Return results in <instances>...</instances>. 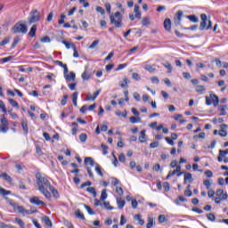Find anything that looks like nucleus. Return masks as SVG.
Listing matches in <instances>:
<instances>
[{
    "instance_id": "nucleus-1",
    "label": "nucleus",
    "mask_w": 228,
    "mask_h": 228,
    "mask_svg": "<svg viewBox=\"0 0 228 228\" xmlns=\"http://www.w3.org/2000/svg\"><path fill=\"white\" fill-rule=\"evenodd\" d=\"M36 183H37V186L39 191L48 200H51L53 196L55 199L60 198V194L58 193V190H56L54 188V186H53L51 184V182H49V180L46 177L42 176V175L40 173H37L36 175Z\"/></svg>"
},
{
    "instance_id": "nucleus-2",
    "label": "nucleus",
    "mask_w": 228,
    "mask_h": 228,
    "mask_svg": "<svg viewBox=\"0 0 228 228\" xmlns=\"http://www.w3.org/2000/svg\"><path fill=\"white\" fill-rule=\"evenodd\" d=\"M200 19V31H204V29H213V22L210 20H208V15H206V13H201Z\"/></svg>"
},
{
    "instance_id": "nucleus-3",
    "label": "nucleus",
    "mask_w": 228,
    "mask_h": 228,
    "mask_svg": "<svg viewBox=\"0 0 228 228\" xmlns=\"http://www.w3.org/2000/svg\"><path fill=\"white\" fill-rule=\"evenodd\" d=\"M110 24H113L115 28H122V14L120 12H116L114 14L110 15Z\"/></svg>"
},
{
    "instance_id": "nucleus-4",
    "label": "nucleus",
    "mask_w": 228,
    "mask_h": 228,
    "mask_svg": "<svg viewBox=\"0 0 228 228\" xmlns=\"http://www.w3.org/2000/svg\"><path fill=\"white\" fill-rule=\"evenodd\" d=\"M11 31L14 34L21 33L22 35H26L28 33V26L22 21H19L11 28Z\"/></svg>"
},
{
    "instance_id": "nucleus-5",
    "label": "nucleus",
    "mask_w": 228,
    "mask_h": 228,
    "mask_svg": "<svg viewBox=\"0 0 228 228\" xmlns=\"http://www.w3.org/2000/svg\"><path fill=\"white\" fill-rule=\"evenodd\" d=\"M216 198L214 199L216 204H222V201L227 200L228 194L224 192L223 189H217L216 192Z\"/></svg>"
},
{
    "instance_id": "nucleus-6",
    "label": "nucleus",
    "mask_w": 228,
    "mask_h": 228,
    "mask_svg": "<svg viewBox=\"0 0 228 228\" xmlns=\"http://www.w3.org/2000/svg\"><path fill=\"white\" fill-rule=\"evenodd\" d=\"M205 99L207 106H211V104H213L215 108H216L220 102L218 97L214 94H211L209 96H206Z\"/></svg>"
},
{
    "instance_id": "nucleus-7",
    "label": "nucleus",
    "mask_w": 228,
    "mask_h": 228,
    "mask_svg": "<svg viewBox=\"0 0 228 228\" xmlns=\"http://www.w3.org/2000/svg\"><path fill=\"white\" fill-rule=\"evenodd\" d=\"M40 20V12L37 10H33L30 12V15L28 17V23L34 24V22H38Z\"/></svg>"
},
{
    "instance_id": "nucleus-8",
    "label": "nucleus",
    "mask_w": 228,
    "mask_h": 228,
    "mask_svg": "<svg viewBox=\"0 0 228 228\" xmlns=\"http://www.w3.org/2000/svg\"><path fill=\"white\" fill-rule=\"evenodd\" d=\"M0 122V133H8V120H6V118L4 116L1 117Z\"/></svg>"
},
{
    "instance_id": "nucleus-9",
    "label": "nucleus",
    "mask_w": 228,
    "mask_h": 228,
    "mask_svg": "<svg viewBox=\"0 0 228 228\" xmlns=\"http://www.w3.org/2000/svg\"><path fill=\"white\" fill-rule=\"evenodd\" d=\"M29 202L35 206H45V202L42 201L38 196H33L30 198Z\"/></svg>"
},
{
    "instance_id": "nucleus-10",
    "label": "nucleus",
    "mask_w": 228,
    "mask_h": 228,
    "mask_svg": "<svg viewBox=\"0 0 228 228\" xmlns=\"http://www.w3.org/2000/svg\"><path fill=\"white\" fill-rule=\"evenodd\" d=\"M182 19H183V11H178L174 19L175 26L181 25Z\"/></svg>"
},
{
    "instance_id": "nucleus-11",
    "label": "nucleus",
    "mask_w": 228,
    "mask_h": 228,
    "mask_svg": "<svg viewBox=\"0 0 228 228\" xmlns=\"http://www.w3.org/2000/svg\"><path fill=\"white\" fill-rule=\"evenodd\" d=\"M92 77V72L88 70V68L86 67L85 71L82 74V79L84 81H88Z\"/></svg>"
},
{
    "instance_id": "nucleus-12",
    "label": "nucleus",
    "mask_w": 228,
    "mask_h": 228,
    "mask_svg": "<svg viewBox=\"0 0 228 228\" xmlns=\"http://www.w3.org/2000/svg\"><path fill=\"white\" fill-rule=\"evenodd\" d=\"M64 77L66 81H76V73L74 71H71L69 74H65Z\"/></svg>"
},
{
    "instance_id": "nucleus-13",
    "label": "nucleus",
    "mask_w": 228,
    "mask_h": 228,
    "mask_svg": "<svg viewBox=\"0 0 228 228\" xmlns=\"http://www.w3.org/2000/svg\"><path fill=\"white\" fill-rule=\"evenodd\" d=\"M164 28L166 31H170V29H172V21L170 19H166L164 20Z\"/></svg>"
},
{
    "instance_id": "nucleus-14",
    "label": "nucleus",
    "mask_w": 228,
    "mask_h": 228,
    "mask_svg": "<svg viewBox=\"0 0 228 228\" xmlns=\"http://www.w3.org/2000/svg\"><path fill=\"white\" fill-rule=\"evenodd\" d=\"M84 161L86 167H88V165L89 167H94L95 165V161H94V159H92L91 157L86 158Z\"/></svg>"
},
{
    "instance_id": "nucleus-15",
    "label": "nucleus",
    "mask_w": 228,
    "mask_h": 228,
    "mask_svg": "<svg viewBox=\"0 0 228 228\" xmlns=\"http://www.w3.org/2000/svg\"><path fill=\"white\" fill-rule=\"evenodd\" d=\"M145 133H146L145 130L141 131V135L139 136V142L141 143H145V142H147V135Z\"/></svg>"
},
{
    "instance_id": "nucleus-16",
    "label": "nucleus",
    "mask_w": 228,
    "mask_h": 228,
    "mask_svg": "<svg viewBox=\"0 0 228 228\" xmlns=\"http://www.w3.org/2000/svg\"><path fill=\"white\" fill-rule=\"evenodd\" d=\"M117 205L118 209H123L124 206H126V200H122V198H117Z\"/></svg>"
},
{
    "instance_id": "nucleus-17",
    "label": "nucleus",
    "mask_w": 228,
    "mask_h": 228,
    "mask_svg": "<svg viewBox=\"0 0 228 228\" xmlns=\"http://www.w3.org/2000/svg\"><path fill=\"white\" fill-rule=\"evenodd\" d=\"M145 70H147L148 72H151V74H152L153 72H156V65H149L146 64L144 66Z\"/></svg>"
},
{
    "instance_id": "nucleus-18",
    "label": "nucleus",
    "mask_w": 228,
    "mask_h": 228,
    "mask_svg": "<svg viewBox=\"0 0 228 228\" xmlns=\"http://www.w3.org/2000/svg\"><path fill=\"white\" fill-rule=\"evenodd\" d=\"M43 222L45 224V225H47L48 227H53V223L51 222V219L49 218V216H45L43 217Z\"/></svg>"
},
{
    "instance_id": "nucleus-19",
    "label": "nucleus",
    "mask_w": 228,
    "mask_h": 228,
    "mask_svg": "<svg viewBox=\"0 0 228 228\" xmlns=\"http://www.w3.org/2000/svg\"><path fill=\"white\" fill-rule=\"evenodd\" d=\"M9 104H11V106H12V108H17V110H19V102H17V101L9 98L8 99Z\"/></svg>"
},
{
    "instance_id": "nucleus-20",
    "label": "nucleus",
    "mask_w": 228,
    "mask_h": 228,
    "mask_svg": "<svg viewBox=\"0 0 228 228\" xmlns=\"http://www.w3.org/2000/svg\"><path fill=\"white\" fill-rule=\"evenodd\" d=\"M11 193V191L4 189L3 187L0 186V195H3V197H6V195H10Z\"/></svg>"
},
{
    "instance_id": "nucleus-21",
    "label": "nucleus",
    "mask_w": 228,
    "mask_h": 228,
    "mask_svg": "<svg viewBox=\"0 0 228 228\" xmlns=\"http://www.w3.org/2000/svg\"><path fill=\"white\" fill-rule=\"evenodd\" d=\"M62 44L65 45L66 49H75L76 45L74 43H69L67 41H62Z\"/></svg>"
},
{
    "instance_id": "nucleus-22",
    "label": "nucleus",
    "mask_w": 228,
    "mask_h": 228,
    "mask_svg": "<svg viewBox=\"0 0 228 228\" xmlns=\"http://www.w3.org/2000/svg\"><path fill=\"white\" fill-rule=\"evenodd\" d=\"M5 200H6V202H8V204H10V206H12L13 208V209H17V204L15 203V201L13 200H10V198L5 197Z\"/></svg>"
},
{
    "instance_id": "nucleus-23",
    "label": "nucleus",
    "mask_w": 228,
    "mask_h": 228,
    "mask_svg": "<svg viewBox=\"0 0 228 228\" xmlns=\"http://www.w3.org/2000/svg\"><path fill=\"white\" fill-rule=\"evenodd\" d=\"M37 35V25H33L28 32V36L31 37H35Z\"/></svg>"
},
{
    "instance_id": "nucleus-24",
    "label": "nucleus",
    "mask_w": 228,
    "mask_h": 228,
    "mask_svg": "<svg viewBox=\"0 0 228 228\" xmlns=\"http://www.w3.org/2000/svg\"><path fill=\"white\" fill-rule=\"evenodd\" d=\"M79 95V93L75 92L72 94V101H73V104L74 106H77V96Z\"/></svg>"
},
{
    "instance_id": "nucleus-25",
    "label": "nucleus",
    "mask_w": 228,
    "mask_h": 228,
    "mask_svg": "<svg viewBox=\"0 0 228 228\" xmlns=\"http://www.w3.org/2000/svg\"><path fill=\"white\" fill-rule=\"evenodd\" d=\"M154 218L153 217H148V223L146 224V228H152V225H154Z\"/></svg>"
},
{
    "instance_id": "nucleus-26",
    "label": "nucleus",
    "mask_w": 228,
    "mask_h": 228,
    "mask_svg": "<svg viewBox=\"0 0 228 228\" xmlns=\"http://www.w3.org/2000/svg\"><path fill=\"white\" fill-rule=\"evenodd\" d=\"M186 181H190V183L193 181V176L191 175V173H186L184 175V183H186Z\"/></svg>"
},
{
    "instance_id": "nucleus-27",
    "label": "nucleus",
    "mask_w": 228,
    "mask_h": 228,
    "mask_svg": "<svg viewBox=\"0 0 228 228\" xmlns=\"http://www.w3.org/2000/svg\"><path fill=\"white\" fill-rule=\"evenodd\" d=\"M130 122L131 124H136L138 122H142V118H140V117H131Z\"/></svg>"
},
{
    "instance_id": "nucleus-28",
    "label": "nucleus",
    "mask_w": 228,
    "mask_h": 228,
    "mask_svg": "<svg viewBox=\"0 0 228 228\" xmlns=\"http://www.w3.org/2000/svg\"><path fill=\"white\" fill-rule=\"evenodd\" d=\"M106 199H108V193L106 192V189H103L102 191V194H101L100 200L104 201V200H106Z\"/></svg>"
},
{
    "instance_id": "nucleus-29",
    "label": "nucleus",
    "mask_w": 228,
    "mask_h": 228,
    "mask_svg": "<svg viewBox=\"0 0 228 228\" xmlns=\"http://www.w3.org/2000/svg\"><path fill=\"white\" fill-rule=\"evenodd\" d=\"M142 26H150L151 25V20L149 17H145L142 20Z\"/></svg>"
},
{
    "instance_id": "nucleus-30",
    "label": "nucleus",
    "mask_w": 228,
    "mask_h": 228,
    "mask_svg": "<svg viewBox=\"0 0 228 228\" xmlns=\"http://www.w3.org/2000/svg\"><path fill=\"white\" fill-rule=\"evenodd\" d=\"M95 172L98 174V175L102 177L103 174L99 164L95 165Z\"/></svg>"
},
{
    "instance_id": "nucleus-31",
    "label": "nucleus",
    "mask_w": 228,
    "mask_h": 228,
    "mask_svg": "<svg viewBox=\"0 0 228 228\" xmlns=\"http://www.w3.org/2000/svg\"><path fill=\"white\" fill-rule=\"evenodd\" d=\"M163 66L167 69L168 74L172 73V64L170 62H165Z\"/></svg>"
},
{
    "instance_id": "nucleus-32",
    "label": "nucleus",
    "mask_w": 228,
    "mask_h": 228,
    "mask_svg": "<svg viewBox=\"0 0 228 228\" xmlns=\"http://www.w3.org/2000/svg\"><path fill=\"white\" fill-rule=\"evenodd\" d=\"M196 92L198 94H202V92H206V87H204V86H197Z\"/></svg>"
},
{
    "instance_id": "nucleus-33",
    "label": "nucleus",
    "mask_w": 228,
    "mask_h": 228,
    "mask_svg": "<svg viewBox=\"0 0 228 228\" xmlns=\"http://www.w3.org/2000/svg\"><path fill=\"white\" fill-rule=\"evenodd\" d=\"M134 220L138 221L139 225H143L145 224V221H143L140 215H135L134 216Z\"/></svg>"
},
{
    "instance_id": "nucleus-34",
    "label": "nucleus",
    "mask_w": 228,
    "mask_h": 228,
    "mask_svg": "<svg viewBox=\"0 0 228 228\" xmlns=\"http://www.w3.org/2000/svg\"><path fill=\"white\" fill-rule=\"evenodd\" d=\"M179 200H180V202H186V198H184V197H183V196H179L178 197V200H175V204H176L177 206H179Z\"/></svg>"
},
{
    "instance_id": "nucleus-35",
    "label": "nucleus",
    "mask_w": 228,
    "mask_h": 228,
    "mask_svg": "<svg viewBox=\"0 0 228 228\" xmlns=\"http://www.w3.org/2000/svg\"><path fill=\"white\" fill-rule=\"evenodd\" d=\"M75 214H76V216H77V218H80V220H85V215H83V214L79 211V209L76 210Z\"/></svg>"
},
{
    "instance_id": "nucleus-36",
    "label": "nucleus",
    "mask_w": 228,
    "mask_h": 228,
    "mask_svg": "<svg viewBox=\"0 0 228 228\" xmlns=\"http://www.w3.org/2000/svg\"><path fill=\"white\" fill-rule=\"evenodd\" d=\"M3 179H4V181H7V183H12V177L10 175H8V174L4 173L2 175Z\"/></svg>"
},
{
    "instance_id": "nucleus-37",
    "label": "nucleus",
    "mask_w": 228,
    "mask_h": 228,
    "mask_svg": "<svg viewBox=\"0 0 228 228\" xmlns=\"http://www.w3.org/2000/svg\"><path fill=\"white\" fill-rule=\"evenodd\" d=\"M103 206L105 209H108L109 211H113V207L110 205V202L104 201Z\"/></svg>"
},
{
    "instance_id": "nucleus-38",
    "label": "nucleus",
    "mask_w": 228,
    "mask_h": 228,
    "mask_svg": "<svg viewBox=\"0 0 228 228\" xmlns=\"http://www.w3.org/2000/svg\"><path fill=\"white\" fill-rule=\"evenodd\" d=\"M194 140H197V138H201L202 140H204V138H206V133L201 132L199 134H196L193 136Z\"/></svg>"
},
{
    "instance_id": "nucleus-39",
    "label": "nucleus",
    "mask_w": 228,
    "mask_h": 228,
    "mask_svg": "<svg viewBox=\"0 0 228 228\" xmlns=\"http://www.w3.org/2000/svg\"><path fill=\"white\" fill-rule=\"evenodd\" d=\"M191 22H199V18H197L195 15H189L187 17Z\"/></svg>"
},
{
    "instance_id": "nucleus-40",
    "label": "nucleus",
    "mask_w": 228,
    "mask_h": 228,
    "mask_svg": "<svg viewBox=\"0 0 228 228\" xmlns=\"http://www.w3.org/2000/svg\"><path fill=\"white\" fill-rule=\"evenodd\" d=\"M159 224H165V222H167V216H165V215H160L159 216Z\"/></svg>"
},
{
    "instance_id": "nucleus-41",
    "label": "nucleus",
    "mask_w": 228,
    "mask_h": 228,
    "mask_svg": "<svg viewBox=\"0 0 228 228\" xmlns=\"http://www.w3.org/2000/svg\"><path fill=\"white\" fill-rule=\"evenodd\" d=\"M84 208L86 209L89 215H95V212L87 205H84Z\"/></svg>"
},
{
    "instance_id": "nucleus-42",
    "label": "nucleus",
    "mask_w": 228,
    "mask_h": 228,
    "mask_svg": "<svg viewBox=\"0 0 228 228\" xmlns=\"http://www.w3.org/2000/svg\"><path fill=\"white\" fill-rule=\"evenodd\" d=\"M15 222L17 223V224H20V226H21L22 228H24L25 227V224H24V221H22V219H20V218H19V217H16L15 218Z\"/></svg>"
},
{
    "instance_id": "nucleus-43",
    "label": "nucleus",
    "mask_w": 228,
    "mask_h": 228,
    "mask_svg": "<svg viewBox=\"0 0 228 228\" xmlns=\"http://www.w3.org/2000/svg\"><path fill=\"white\" fill-rule=\"evenodd\" d=\"M87 191H89V193H92L94 195V197H97V192L95 191V188L88 187Z\"/></svg>"
},
{
    "instance_id": "nucleus-44",
    "label": "nucleus",
    "mask_w": 228,
    "mask_h": 228,
    "mask_svg": "<svg viewBox=\"0 0 228 228\" xmlns=\"http://www.w3.org/2000/svg\"><path fill=\"white\" fill-rule=\"evenodd\" d=\"M12 60H13V56H8L5 58H3L1 61L2 63H8V61H12Z\"/></svg>"
},
{
    "instance_id": "nucleus-45",
    "label": "nucleus",
    "mask_w": 228,
    "mask_h": 228,
    "mask_svg": "<svg viewBox=\"0 0 228 228\" xmlns=\"http://www.w3.org/2000/svg\"><path fill=\"white\" fill-rule=\"evenodd\" d=\"M86 138H87L86 134H81L79 135V140H80V142H82V143H85V142H86Z\"/></svg>"
},
{
    "instance_id": "nucleus-46",
    "label": "nucleus",
    "mask_w": 228,
    "mask_h": 228,
    "mask_svg": "<svg viewBox=\"0 0 228 228\" xmlns=\"http://www.w3.org/2000/svg\"><path fill=\"white\" fill-rule=\"evenodd\" d=\"M208 220H210V222H215L216 220V217L213 215V213H210L207 216Z\"/></svg>"
},
{
    "instance_id": "nucleus-47",
    "label": "nucleus",
    "mask_w": 228,
    "mask_h": 228,
    "mask_svg": "<svg viewBox=\"0 0 228 228\" xmlns=\"http://www.w3.org/2000/svg\"><path fill=\"white\" fill-rule=\"evenodd\" d=\"M99 45V40H95L92 43V45L89 46V49H95Z\"/></svg>"
},
{
    "instance_id": "nucleus-48",
    "label": "nucleus",
    "mask_w": 228,
    "mask_h": 228,
    "mask_svg": "<svg viewBox=\"0 0 228 228\" xmlns=\"http://www.w3.org/2000/svg\"><path fill=\"white\" fill-rule=\"evenodd\" d=\"M36 153L37 154V156L44 155V153L42 152V149H40V146H38V145L36 146Z\"/></svg>"
},
{
    "instance_id": "nucleus-49",
    "label": "nucleus",
    "mask_w": 228,
    "mask_h": 228,
    "mask_svg": "<svg viewBox=\"0 0 228 228\" xmlns=\"http://www.w3.org/2000/svg\"><path fill=\"white\" fill-rule=\"evenodd\" d=\"M0 109L2 110L3 113H6V107L2 100H0Z\"/></svg>"
},
{
    "instance_id": "nucleus-50",
    "label": "nucleus",
    "mask_w": 228,
    "mask_h": 228,
    "mask_svg": "<svg viewBox=\"0 0 228 228\" xmlns=\"http://www.w3.org/2000/svg\"><path fill=\"white\" fill-rule=\"evenodd\" d=\"M132 78L134 79V81H140L141 77L138 73H133L132 74Z\"/></svg>"
},
{
    "instance_id": "nucleus-51",
    "label": "nucleus",
    "mask_w": 228,
    "mask_h": 228,
    "mask_svg": "<svg viewBox=\"0 0 228 228\" xmlns=\"http://www.w3.org/2000/svg\"><path fill=\"white\" fill-rule=\"evenodd\" d=\"M203 184H204V186L207 187V190H209V188H211V182L209 180H205L203 182Z\"/></svg>"
},
{
    "instance_id": "nucleus-52",
    "label": "nucleus",
    "mask_w": 228,
    "mask_h": 228,
    "mask_svg": "<svg viewBox=\"0 0 228 228\" xmlns=\"http://www.w3.org/2000/svg\"><path fill=\"white\" fill-rule=\"evenodd\" d=\"M58 159L59 161H61V165H69V162L67 160H63V156L59 155Z\"/></svg>"
},
{
    "instance_id": "nucleus-53",
    "label": "nucleus",
    "mask_w": 228,
    "mask_h": 228,
    "mask_svg": "<svg viewBox=\"0 0 228 228\" xmlns=\"http://www.w3.org/2000/svg\"><path fill=\"white\" fill-rule=\"evenodd\" d=\"M86 171H87V174L89 175V177H91L92 179H94V173L92 172V168H90V167H86Z\"/></svg>"
},
{
    "instance_id": "nucleus-54",
    "label": "nucleus",
    "mask_w": 228,
    "mask_h": 228,
    "mask_svg": "<svg viewBox=\"0 0 228 228\" xmlns=\"http://www.w3.org/2000/svg\"><path fill=\"white\" fill-rule=\"evenodd\" d=\"M123 81H124V83L123 84H120V86H121V88H126V86H127V83H129V79H127V78H124L123 79Z\"/></svg>"
},
{
    "instance_id": "nucleus-55",
    "label": "nucleus",
    "mask_w": 228,
    "mask_h": 228,
    "mask_svg": "<svg viewBox=\"0 0 228 228\" xmlns=\"http://www.w3.org/2000/svg\"><path fill=\"white\" fill-rule=\"evenodd\" d=\"M127 223V219H126V216L124 215L121 216L120 217V225H125V224Z\"/></svg>"
},
{
    "instance_id": "nucleus-56",
    "label": "nucleus",
    "mask_w": 228,
    "mask_h": 228,
    "mask_svg": "<svg viewBox=\"0 0 228 228\" xmlns=\"http://www.w3.org/2000/svg\"><path fill=\"white\" fill-rule=\"evenodd\" d=\"M159 146V142H153L150 143L151 149H156Z\"/></svg>"
},
{
    "instance_id": "nucleus-57",
    "label": "nucleus",
    "mask_w": 228,
    "mask_h": 228,
    "mask_svg": "<svg viewBox=\"0 0 228 228\" xmlns=\"http://www.w3.org/2000/svg\"><path fill=\"white\" fill-rule=\"evenodd\" d=\"M67 99H69V95H64L62 100L61 101V106H65V104H67Z\"/></svg>"
},
{
    "instance_id": "nucleus-58",
    "label": "nucleus",
    "mask_w": 228,
    "mask_h": 228,
    "mask_svg": "<svg viewBox=\"0 0 228 228\" xmlns=\"http://www.w3.org/2000/svg\"><path fill=\"white\" fill-rule=\"evenodd\" d=\"M96 12H98V13H101L102 15H104V13H106V12L104 11V8L102 7H96Z\"/></svg>"
},
{
    "instance_id": "nucleus-59",
    "label": "nucleus",
    "mask_w": 228,
    "mask_h": 228,
    "mask_svg": "<svg viewBox=\"0 0 228 228\" xmlns=\"http://www.w3.org/2000/svg\"><path fill=\"white\" fill-rule=\"evenodd\" d=\"M116 192L118 195H124V190H122V187H116Z\"/></svg>"
},
{
    "instance_id": "nucleus-60",
    "label": "nucleus",
    "mask_w": 228,
    "mask_h": 228,
    "mask_svg": "<svg viewBox=\"0 0 228 228\" xmlns=\"http://www.w3.org/2000/svg\"><path fill=\"white\" fill-rule=\"evenodd\" d=\"M216 147V141H212L210 145L207 146V149H215Z\"/></svg>"
},
{
    "instance_id": "nucleus-61",
    "label": "nucleus",
    "mask_w": 228,
    "mask_h": 228,
    "mask_svg": "<svg viewBox=\"0 0 228 228\" xmlns=\"http://www.w3.org/2000/svg\"><path fill=\"white\" fill-rule=\"evenodd\" d=\"M184 195H185V197H191L193 195V192L190 189H187L184 191Z\"/></svg>"
},
{
    "instance_id": "nucleus-62",
    "label": "nucleus",
    "mask_w": 228,
    "mask_h": 228,
    "mask_svg": "<svg viewBox=\"0 0 228 228\" xmlns=\"http://www.w3.org/2000/svg\"><path fill=\"white\" fill-rule=\"evenodd\" d=\"M166 142L169 144V145H175L174 142V139H171L170 137H166Z\"/></svg>"
},
{
    "instance_id": "nucleus-63",
    "label": "nucleus",
    "mask_w": 228,
    "mask_h": 228,
    "mask_svg": "<svg viewBox=\"0 0 228 228\" xmlns=\"http://www.w3.org/2000/svg\"><path fill=\"white\" fill-rule=\"evenodd\" d=\"M16 209H17V211H19V213H23L24 214V210H25L24 207L16 205Z\"/></svg>"
},
{
    "instance_id": "nucleus-64",
    "label": "nucleus",
    "mask_w": 228,
    "mask_h": 228,
    "mask_svg": "<svg viewBox=\"0 0 228 228\" xmlns=\"http://www.w3.org/2000/svg\"><path fill=\"white\" fill-rule=\"evenodd\" d=\"M219 135H221L222 137L225 138V136H227V131L225 130H219Z\"/></svg>"
}]
</instances>
